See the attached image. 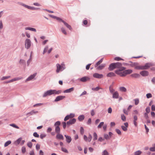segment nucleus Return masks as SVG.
Segmentation results:
<instances>
[{
  "instance_id": "5fc2aeb1",
  "label": "nucleus",
  "mask_w": 155,
  "mask_h": 155,
  "mask_svg": "<svg viewBox=\"0 0 155 155\" xmlns=\"http://www.w3.org/2000/svg\"><path fill=\"white\" fill-rule=\"evenodd\" d=\"M114 59L117 61H119L120 60H123L121 58L119 57H116L114 58Z\"/></svg>"
},
{
  "instance_id": "2eb2a0df",
  "label": "nucleus",
  "mask_w": 155,
  "mask_h": 155,
  "mask_svg": "<svg viewBox=\"0 0 155 155\" xmlns=\"http://www.w3.org/2000/svg\"><path fill=\"white\" fill-rule=\"evenodd\" d=\"M105 64H101L99 65V66H97V69L98 70H101L103 69V68L105 67Z\"/></svg>"
},
{
  "instance_id": "e433bc0d",
  "label": "nucleus",
  "mask_w": 155,
  "mask_h": 155,
  "mask_svg": "<svg viewBox=\"0 0 155 155\" xmlns=\"http://www.w3.org/2000/svg\"><path fill=\"white\" fill-rule=\"evenodd\" d=\"M11 78L10 76H3L2 77V78H1V80L2 81H3L8 79Z\"/></svg>"
},
{
  "instance_id": "4c0bfd02",
  "label": "nucleus",
  "mask_w": 155,
  "mask_h": 155,
  "mask_svg": "<svg viewBox=\"0 0 155 155\" xmlns=\"http://www.w3.org/2000/svg\"><path fill=\"white\" fill-rule=\"evenodd\" d=\"M12 143L11 140H8L4 144V147H6L8 146L10 144Z\"/></svg>"
},
{
  "instance_id": "72a5a7b5",
  "label": "nucleus",
  "mask_w": 155,
  "mask_h": 155,
  "mask_svg": "<svg viewBox=\"0 0 155 155\" xmlns=\"http://www.w3.org/2000/svg\"><path fill=\"white\" fill-rule=\"evenodd\" d=\"M53 90V92H54V94H60L61 92V90H58V91H57L56 90Z\"/></svg>"
},
{
  "instance_id": "e2e57ef3",
  "label": "nucleus",
  "mask_w": 155,
  "mask_h": 155,
  "mask_svg": "<svg viewBox=\"0 0 155 155\" xmlns=\"http://www.w3.org/2000/svg\"><path fill=\"white\" fill-rule=\"evenodd\" d=\"M3 25L2 20L0 21V30L2 29L3 28Z\"/></svg>"
},
{
  "instance_id": "f257e3e1",
  "label": "nucleus",
  "mask_w": 155,
  "mask_h": 155,
  "mask_svg": "<svg viewBox=\"0 0 155 155\" xmlns=\"http://www.w3.org/2000/svg\"><path fill=\"white\" fill-rule=\"evenodd\" d=\"M122 67V64L121 63L117 62L115 63L111 64L108 68V70L112 71L115 68L119 69Z\"/></svg>"
},
{
  "instance_id": "603ef678",
  "label": "nucleus",
  "mask_w": 155,
  "mask_h": 155,
  "mask_svg": "<svg viewBox=\"0 0 155 155\" xmlns=\"http://www.w3.org/2000/svg\"><path fill=\"white\" fill-rule=\"evenodd\" d=\"M22 78H23L22 77H19L16 78H14V81H18V80H20L22 79Z\"/></svg>"
},
{
  "instance_id": "09e8293b",
  "label": "nucleus",
  "mask_w": 155,
  "mask_h": 155,
  "mask_svg": "<svg viewBox=\"0 0 155 155\" xmlns=\"http://www.w3.org/2000/svg\"><path fill=\"white\" fill-rule=\"evenodd\" d=\"M135 101V104L136 105H137L139 103V100L138 98L135 99L134 100Z\"/></svg>"
},
{
  "instance_id": "052dcab7",
  "label": "nucleus",
  "mask_w": 155,
  "mask_h": 155,
  "mask_svg": "<svg viewBox=\"0 0 155 155\" xmlns=\"http://www.w3.org/2000/svg\"><path fill=\"white\" fill-rule=\"evenodd\" d=\"M33 135L35 137L38 138L39 137V135L37 134V132H34L33 133Z\"/></svg>"
},
{
  "instance_id": "f03ea898",
  "label": "nucleus",
  "mask_w": 155,
  "mask_h": 155,
  "mask_svg": "<svg viewBox=\"0 0 155 155\" xmlns=\"http://www.w3.org/2000/svg\"><path fill=\"white\" fill-rule=\"evenodd\" d=\"M126 68L123 67L120 68L118 69L117 70H116L115 71V72L116 74L119 75L121 77L125 76L124 74V71L121 72L122 71L125 70Z\"/></svg>"
},
{
  "instance_id": "f3484780",
  "label": "nucleus",
  "mask_w": 155,
  "mask_h": 155,
  "mask_svg": "<svg viewBox=\"0 0 155 155\" xmlns=\"http://www.w3.org/2000/svg\"><path fill=\"white\" fill-rule=\"evenodd\" d=\"M56 138L57 139L59 140H63L64 139V137L63 135L60 133L57 134L56 136Z\"/></svg>"
},
{
  "instance_id": "ddd939ff",
  "label": "nucleus",
  "mask_w": 155,
  "mask_h": 155,
  "mask_svg": "<svg viewBox=\"0 0 155 155\" xmlns=\"http://www.w3.org/2000/svg\"><path fill=\"white\" fill-rule=\"evenodd\" d=\"M124 124L125 126H122L121 128L124 131H126L127 130V127H128V124L127 122H126Z\"/></svg>"
},
{
  "instance_id": "a211bd4d",
  "label": "nucleus",
  "mask_w": 155,
  "mask_h": 155,
  "mask_svg": "<svg viewBox=\"0 0 155 155\" xmlns=\"http://www.w3.org/2000/svg\"><path fill=\"white\" fill-rule=\"evenodd\" d=\"M113 98H114L117 99L118 98L119 94L117 91H116L113 93Z\"/></svg>"
},
{
  "instance_id": "c9c22d12",
  "label": "nucleus",
  "mask_w": 155,
  "mask_h": 155,
  "mask_svg": "<svg viewBox=\"0 0 155 155\" xmlns=\"http://www.w3.org/2000/svg\"><path fill=\"white\" fill-rule=\"evenodd\" d=\"M142 152L140 150L136 151L134 153V155H140L142 153Z\"/></svg>"
},
{
  "instance_id": "a878e982",
  "label": "nucleus",
  "mask_w": 155,
  "mask_h": 155,
  "mask_svg": "<svg viewBox=\"0 0 155 155\" xmlns=\"http://www.w3.org/2000/svg\"><path fill=\"white\" fill-rule=\"evenodd\" d=\"M130 76L134 78H138L140 77V75L139 74L137 73H135L131 74Z\"/></svg>"
},
{
  "instance_id": "4468645a",
  "label": "nucleus",
  "mask_w": 155,
  "mask_h": 155,
  "mask_svg": "<svg viewBox=\"0 0 155 155\" xmlns=\"http://www.w3.org/2000/svg\"><path fill=\"white\" fill-rule=\"evenodd\" d=\"M132 70L131 69H128L124 71V74L125 76L127 74H130L132 72Z\"/></svg>"
},
{
  "instance_id": "de8ad7c7",
  "label": "nucleus",
  "mask_w": 155,
  "mask_h": 155,
  "mask_svg": "<svg viewBox=\"0 0 155 155\" xmlns=\"http://www.w3.org/2000/svg\"><path fill=\"white\" fill-rule=\"evenodd\" d=\"M61 150L62 151L66 153H68V150L65 148L63 147H61Z\"/></svg>"
},
{
  "instance_id": "473e14b6",
  "label": "nucleus",
  "mask_w": 155,
  "mask_h": 155,
  "mask_svg": "<svg viewBox=\"0 0 155 155\" xmlns=\"http://www.w3.org/2000/svg\"><path fill=\"white\" fill-rule=\"evenodd\" d=\"M31 53H32V52H31V54L30 56L29 59L27 61V64L28 66L29 65V64L32 60V57H31Z\"/></svg>"
},
{
  "instance_id": "39448f33",
  "label": "nucleus",
  "mask_w": 155,
  "mask_h": 155,
  "mask_svg": "<svg viewBox=\"0 0 155 155\" xmlns=\"http://www.w3.org/2000/svg\"><path fill=\"white\" fill-rule=\"evenodd\" d=\"M52 94H54L53 90H50L45 92L43 94L42 97H45L47 96H50Z\"/></svg>"
},
{
  "instance_id": "a18cd8bd",
  "label": "nucleus",
  "mask_w": 155,
  "mask_h": 155,
  "mask_svg": "<svg viewBox=\"0 0 155 155\" xmlns=\"http://www.w3.org/2000/svg\"><path fill=\"white\" fill-rule=\"evenodd\" d=\"M84 132V130L83 127H80V133L81 135H83Z\"/></svg>"
},
{
  "instance_id": "6e6552de",
  "label": "nucleus",
  "mask_w": 155,
  "mask_h": 155,
  "mask_svg": "<svg viewBox=\"0 0 155 155\" xmlns=\"http://www.w3.org/2000/svg\"><path fill=\"white\" fill-rule=\"evenodd\" d=\"M36 74L37 73H35L31 75L26 80L25 82L30 81L32 80L36 76Z\"/></svg>"
},
{
  "instance_id": "58836bf2",
  "label": "nucleus",
  "mask_w": 155,
  "mask_h": 155,
  "mask_svg": "<svg viewBox=\"0 0 155 155\" xmlns=\"http://www.w3.org/2000/svg\"><path fill=\"white\" fill-rule=\"evenodd\" d=\"M48 45H46L45 46V48H44L43 54H44L47 51L48 49Z\"/></svg>"
},
{
  "instance_id": "49530a36",
  "label": "nucleus",
  "mask_w": 155,
  "mask_h": 155,
  "mask_svg": "<svg viewBox=\"0 0 155 155\" xmlns=\"http://www.w3.org/2000/svg\"><path fill=\"white\" fill-rule=\"evenodd\" d=\"M27 145L28 146V147H29V148H31L32 147V143L31 142H29L27 143Z\"/></svg>"
},
{
  "instance_id": "c85d7f7f",
  "label": "nucleus",
  "mask_w": 155,
  "mask_h": 155,
  "mask_svg": "<svg viewBox=\"0 0 155 155\" xmlns=\"http://www.w3.org/2000/svg\"><path fill=\"white\" fill-rule=\"evenodd\" d=\"M119 90L121 92H126L127 91V89L125 87H121L119 88Z\"/></svg>"
},
{
  "instance_id": "4d7b16f0",
  "label": "nucleus",
  "mask_w": 155,
  "mask_h": 155,
  "mask_svg": "<svg viewBox=\"0 0 155 155\" xmlns=\"http://www.w3.org/2000/svg\"><path fill=\"white\" fill-rule=\"evenodd\" d=\"M70 118H72L75 117V114L73 113H71L69 115H68Z\"/></svg>"
},
{
  "instance_id": "1a4fd4ad",
  "label": "nucleus",
  "mask_w": 155,
  "mask_h": 155,
  "mask_svg": "<svg viewBox=\"0 0 155 155\" xmlns=\"http://www.w3.org/2000/svg\"><path fill=\"white\" fill-rule=\"evenodd\" d=\"M56 66L57 68L56 71L57 73H59L60 71H62L64 70L62 68V67L61 65L59 64H57Z\"/></svg>"
},
{
  "instance_id": "5701e85b",
  "label": "nucleus",
  "mask_w": 155,
  "mask_h": 155,
  "mask_svg": "<svg viewBox=\"0 0 155 155\" xmlns=\"http://www.w3.org/2000/svg\"><path fill=\"white\" fill-rule=\"evenodd\" d=\"M107 76V77H111L115 76L116 74L113 72H110L108 73Z\"/></svg>"
},
{
  "instance_id": "9d476101",
  "label": "nucleus",
  "mask_w": 155,
  "mask_h": 155,
  "mask_svg": "<svg viewBox=\"0 0 155 155\" xmlns=\"http://www.w3.org/2000/svg\"><path fill=\"white\" fill-rule=\"evenodd\" d=\"M76 121V119L75 118H74L70 120L69 121H67V124L68 125H71L74 124Z\"/></svg>"
},
{
  "instance_id": "8fccbe9b",
  "label": "nucleus",
  "mask_w": 155,
  "mask_h": 155,
  "mask_svg": "<svg viewBox=\"0 0 155 155\" xmlns=\"http://www.w3.org/2000/svg\"><path fill=\"white\" fill-rule=\"evenodd\" d=\"M104 138L106 140H107L109 139V136L107 134H104Z\"/></svg>"
},
{
  "instance_id": "3c124183",
  "label": "nucleus",
  "mask_w": 155,
  "mask_h": 155,
  "mask_svg": "<svg viewBox=\"0 0 155 155\" xmlns=\"http://www.w3.org/2000/svg\"><path fill=\"white\" fill-rule=\"evenodd\" d=\"M100 88L98 87H96L92 88V89L93 91H97L100 89Z\"/></svg>"
},
{
  "instance_id": "a19ab883",
  "label": "nucleus",
  "mask_w": 155,
  "mask_h": 155,
  "mask_svg": "<svg viewBox=\"0 0 155 155\" xmlns=\"http://www.w3.org/2000/svg\"><path fill=\"white\" fill-rule=\"evenodd\" d=\"M109 154L108 152L106 150H104L102 153V155H109Z\"/></svg>"
},
{
  "instance_id": "0e129e2a",
  "label": "nucleus",
  "mask_w": 155,
  "mask_h": 155,
  "mask_svg": "<svg viewBox=\"0 0 155 155\" xmlns=\"http://www.w3.org/2000/svg\"><path fill=\"white\" fill-rule=\"evenodd\" d=\"M46 136V135L44 134H41L40 135V137L41 139H43Z\"/></svg>"
},
{
  "instance_id": "c756f323",
  "label": "nucleus",
  "mask_w": 155,
  "mask_h": 155,
  "mask_svg": "<svg viewBox=\"0 0 155 155\" xmlns=\"http://www.w3.org/2000/svg\"><path fill=\"white\" fill-rule=\"evenodd\" d=\"M103 58H101L100 60L98 61L95 65V67H97V66L99 65L103 61Z\"/></svg>"
},
{
  "instance_id": "412c9836",
  "label": "nucleus",
  "mask_w": 155,
  "mask_h": 155,
  "mask_svg": "<svg viewBox=\"0 0 155 155\" xmlns=\"http://www.w3.org/2000/svg\"><path fill=\"white\" fill-rule=\"evenodd\" d=\"M22 138L20 137L17 139L15 141L14 144L15 145H18L19 144L20 142L21 141Z\"/></svg>"
},
{
  "instance_id": "69168bd1",
  "label": "nucleus",
  "mask_w": 155,
  "mask_h": 155,
  "mask_svg": "<svg viewBox=\"0 0 155 155\" xmlns=\"http://www.w3.org/2000/svg\"><path fill=\"white\" fill-rule=\"evenodd\" d=\"M150 151L152 152H154L155 151V147H151L150 148Z\"/></svg>"
},
{
  "instance_id": "423d86ee",
  "label": "nucleus",
  "mask_w": 155,
  "mask_h": 155,
  "mask_svg": "<svg viewBox=\"0 0 155 155\" xmlns=\"http://www.w3.org/2000/svg\"><path fill=\"white\" fill-rule=\"evenodd\" d=\"M154 65L153 63H146L145 65L142 66L143 70H147L150 67Z\"/></svg>"
},
{
  "instance_id": "bb28decb",
  "label": "nucleus",
  "mask_w": 155,
  "mask_h": 155,
  "mask_svg": "<svg viewBox=\"0 0 155 155\" xmlns=\"http://www.w3.org/2000/svg\"><path fill=\"white\" fill-rule=\"evenodd\" d=\"M38 113V111H35L34 110H33L31 111L28 112L27 114V115L29 114L30 115H33L35 114Z\"/></svg>"
},
{
  "instance_id": "c03bdc74",
  "label": "nucleus",
  "mask_w": 155,
  "mask_h": 155,
  "mask_svg": "<svg viewBox=\"0 0 155 155\" xmlns=\"http://www.w3.org/2000/svg\"><path fill=\"white\" fill-rule=\"evenodd\" d=\"M88 138V141L89 142H90L91 141L92 139V137L91 134H89L88 137H87Z\"/></svg>"
},
{
  "instance_id": "13d9d810",
  "label": "nucleus",
  "mask_w": 155,
  "mask_h": 155,
  "mask_svg": "<svg viewBox=\"0 0 155 155\" xmlns=\"http://www.w3.org/2000/svg\"><path fill=\"white\" fill-rule=\"evenodd\" d=\"M121 117L122 120L123 121H125L126 120V117L124 114H121Z\"/></svg>"
},
{
  "instance_id": "79ce46f5",
  "label": "nucleus",
  "mask_w": 155,
  "mask_h": 155,
  "mask_svg": "<svg viewBox=\"0 0 155 155\" xmlns=\"http://www.w3.org/2000/svg\"><path fill=\"white\" fill-rule=\"evenodd\" d=\"M9 125H10V126L14 128H17V129L19 128V127L18 126H17L15 124H11Z\"/></svg>"
},
{
  "instance_id": "20e7f679",
  "label": "nucleus",
  "mask_w": 155,
  "mask_h": 155,
  "mask_svg": "<svg viewBox=\"0 0 155 155\" xmlns=\"http://www.w3.org/2000/svg\"><path fill=\"white\" fill-rule=\"evenodd\" d=\"M31 42L29 39H26L25 41V48L27 49H29L31 46Z\"/></svg>"
},
{
  "instance_id": "680f3d73",
  "label": "nucleus",
  "mask_w": 155,
  "mask_h": 155,
  "mask_svg": "<svg viewBox=\"0 0 155 155\" xmlns=\"http://www.w3.org/2000/svg\"><path fill=\"white\" fill-rule=\"evenodd\" d=\"M104 124V123L103 122H101L97 126L98 128H101L102 126Z\"/></svg>"
},
{
  "instance_id": "4be33fe9",
  "label": "nucleus",
  "mask_w": 155,
  "mask_h": 155,
  "mask_svg": "<svg viewBox=\"0 0 155 155\" xmlns=\"http://www.w3.org/2000/svg\"><path fill=\"white\" fill-rule=\"evenodd\" d=\"M85 117L84 115H80L78 117V119L80 121H82L84 119Z\"/></svg>"
},
{
  "instance_id": "dca6fc26",
  "label": "nucleus",
  "mask_w": 155,
  "mask_h": 155,
  "mask_svg": "<svg viewBox=\"0 0 155 155\" xmlns=\"http://www.w3.org/2000/svg\"><path fill=\"white\" fill-rule=\"evenodd\" d=\"M64 136L66 137V141L68 143H70L72 139L71 137L66 135H64Z\"/></svg>"
},
{
  "instance_id": "bf43d9fd",
  "label": "nucleus",
  "mask_w": 155,
  "mask_h": 155,
  "mask_svg": "<svg viewBox=\"0 0 155 155\" xmlns=\"http://www.w3.org/2000/svg\"><path fill=\"white\" fill-rule=\"evenodd\" d=\"M22 152L23 153H24L26 152V148L25 147H23L21 148Z\"/></svg>"
},
{
  "instance_id": "338daca9",
  "label": "nucleus",
  "mask_w": 155,
  "mask_h": 155,
  "mask_svg": "<svg viewBox=\"0 0 155 155\" xmlns=\"http://www.w3.org/2000/svg\"><path fill=\"white\" fill-rule=\"evenodd\" d=\"M70 117L68 115H67L64 118V120L65 121H66L70 119Z\"/></svg>"
},
{
  "instance_id": "864d4df0",
  "label": "nucleus",
  "mask_w": 155,
  "mask_h": 155,
  "mask_svg": "<svg viewBox=\"0 0 155 155\" xmlns=\"http://www.w3.org/2000/svg\"><path fill=\"white\" fill-rule=\"evenodd\" d=\"M146 97L147 98H149L152 97V95L151 93H148L146 94Z\"/></svg>"
},
{
  "instance_id": "7ed1b4c3",
  "label": "nucleus",
  "mask_w": 155,
  "mask_h": 155,
  "mask_svg": "<svg viewBox=\"0 0 155 155\" xmlns=\"http://www.w3.org/2000/svg\"><path fill=\"white\" fill-rule=\"evenodd\" d=\"M18 4L19 5L22 6H23L27 8L28 9L30 10H38L40 9V8H36L34 7H31L29 6H28V5H26L25 4H24L23 3L20 2H18Z\"/></svg>"
},
{
  "instance_id": "b1692460",
  "label": "nucleus",
  "mask_w": 155,
  "mask_h": 155,
  "mask_svg": "<svg viewBox=\"0 0 155 155\" xmlns=\"http://www.w3.org/2000/svg\"><path fill=\"white\" fill-rule=\"evenodd\" d=\"M138 64L137 63L134 68L137 70H143L142 66H138Z\"/></svg>"
},
{
  "instance_id": "393cba45",
  "label": "nucleus",
  "mask_w": 155,
  "mask_h": 155,
  "mask_svg": "<svg viewBox=\"0 0 155 155\" xmlns=\"http://www.w3.org/2000/svg\"><path fill=\"white\" fill-rule=\"evenodd\" d=\"M89 79V78L87 77H83L80 79V81L83 82H85L86 81Z\"/></svg>"
},
{
  "instance_id": "f8f14e48",
  "label": "nucleus",
  "mask_w": 155,
  "mask_h": 155,
  "mask_svg": "<svg viewBox=\"0 0 155 155\" xmlns=\"http://www.w3.org/2000/svg\"><path fill=\"white\" fill-rule=\"evenodd\" d=\"M140 74L143 77L147 76L149 74V72L146 71H143L140 72Z\"/></svg>"
},
{
  "instance_id": "6e6d98bb",
  "label": "nucleus",
  "mask_w": 155,
  "mask_h": 155,
  "mask_svg": "<svg viewBox=\"0 0 155 155\" xmlns=\"http://www.w3.org/2000/svg\"><path fill=\"white\" fill-rule=\"evenodd\" d=\"M115 131L119 135H121V131L119 129H115Z\"/></svg>"
},
{
  "instance_id": "0eeeda50",
  "label": "nucleus",
  "mask_w": 155,
  "mask_h": 155,
  "mask_svg": "<svg viewBox=\"0 0 155 155\" xmlns=\"http://www.w3.org/2000/svg\"><path fill=\"white\" fill-rule=\"evenodd\" d=\"M94 77L97 78L101 79L103 77V75L102 74H100L97 73H95L93 74Z\"/></svg>"
},
{
  "instance_id": "cd10ccee",
  "label": "nucleus",
  "mask_w": 155,
  "mask_h": 155,
  "mask_svg": "<svg viewBox=\"0 0 155 155\" xmlns=\"http://www.w3.org/2000/svg\"><path fill=\"white\" fill-rule=\"evenodd\" d=\"M26 30H29L32 31L36 32V29L34 28H31V27H26L25 28Z\"/></svg>"
},
{
  "instance_id": "37998d69",
  "label": "nucleus",
  "mask_w": 155,
  "mask_h": 155,
  "mask_svg": "<svg viewBox=\"0 0 155 155\" xmlns=\"http://www.w3.org/2000/svg\"><path fill=\"white\" fill-rule=\"evenodd\" d=\"M61 124L60 122L59 121H57L55 122L54 124V126L56 127L57 126H59Z\"/></svg>"
},
{
  "instance_id": "2f4dec72",
  "label": "nucleus",
  "mask_w": 155,
  "mask_h": 155,
  "mask_svg": "<svg viewBox=\"0 0 155 155\" xmlns=\"http://www.w3.org/2000/svg\"><path fill=\"white\" fill-rule=\"evenodd\" d=\"M55 132L57 134L60 133V129L59 126H57L56 127H55Z\"/></svg>"
},
{
  "instance_id": "aec40b11",
  "label": "nucleus",
  "mask_w": 155,
  "mask_h": 155,
  "mask_svg": "<svg viewBox=\"0 0 155 155\" xmlns=\"http://www.w3.org/2000/svg\"><path fill=\"white\" fill-rule=\"evenodd\" d=\"M74 90V87H71L68 89H67L64 91V93H70Z\"/></svg>"
},
{
  "instance_id": "9b49d317",
  "label": "nucleus",
  "mask_w": 155,
  "mask_h": 155,
  "mask_svg": "<svg viewBox=\"0 0 155 155\" xmlns=\"http://www.w3.org/2000/svg\"><path fill=\"white\" fill-rule=\"evenodd\" d=\"M65 98V96H57L54 100V101L57 102L62 100Z\"/></svg>"
},
{
  "instance_id": "7c9ffc66",
  "label": "nucleus",
  "mask_w": 155,
  "mask_h": 155,
  "mask_svg": "<svg viewBox=\"0 0 155 155\" xmlns=\"http://www.w3.org/2000/svg\"><path fill=\"white\" fill-rule=\"evenodd\" d=\"M130 63H131L130 64H126V65H129L132 67H135L136 65V64L137 63H133L132 62L130 61Z\"/></svg>"
},
{
  "instance_id": "f704fd0d",
  "label": "nucleus",
  "mask_w": 155,
  "mask_h": 155,
  "mask_svg": "<svg viewBox=\"0 0 155 155\" xmlns=\"http://www.w3.org/2000/svg\"><path fill=\"white\" fill-rule=\"evenodd\" d=\"M61 30L63 33L65 35H67V32L66 31L65 28L63 27H62L61 28Z\"/></svg>"
},
{
  "instance_id": "6ab92c4d",
  "label": "nucleus",
  "mask_w": 155,
  "mask_h": 155,
  "mask_svg": "<svg viewBox=\"0 0 155 155\" xmlns=\"http://www.w3.org/2000/svg\"><path fill=\"white\" fill-rule=\"evenodd\" d=\"M63 23L67 28L69 29L70 30H72V28L70 25H69L68 23L64 21H63Z\"/></svg>"
},
{
  "instance_id": "774afa93",
  "label": "nucleus",
  "mask_w": 155,
  "mask_h": 155,
  "mask_svg": "<svg viewBox=\"0 0 155 155\" xmlns=\"http://www.w3.org/2000/svg\"><path fill=\"white\" fill-rule=\"evenodd\" d=\"M34 5L37 6H40L41 5L38 2L34 3L33 4Z\"/></svg>"
},
{
  "instance_id": "ea45409f",
  "label": "nucleus",
  "mask_w": 155,
  "mask_h": 155,
  "mask_svg": "<svg viewBox=\"0 0 155 155\" xmlns=\"http://www.w3.org/2000/svg\"><path fill=\"white\" fill-rule=\"evenodd\" d=\"M93 140H95L97 139V134L95 132L93 134Z\"/></svg>"
}]
</instances>
